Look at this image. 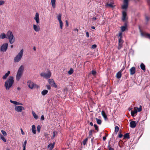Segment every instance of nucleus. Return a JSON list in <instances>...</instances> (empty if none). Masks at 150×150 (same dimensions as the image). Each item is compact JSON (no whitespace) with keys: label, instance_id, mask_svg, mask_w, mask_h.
I'll use <instances>...</instances> for the list:
<instances>
[{"label":"nucleus","instance_id":"nucleus-37","mask_svg":"<svg viewBox=\"0 0 150 150\" xmlns=\"http://www.w3.org/2000/svg\"><path fill=\"white\" fill-rule=\"evenodd\" d=\"M73 72V71L72 69L71 68L70 70L68 71V73L69 75L72 74Z\"/></svg>","mask_w":150,"mask_h":150},{"label":"nucleus","instance_id":"nucleus-36","mask_svg":"<svg viewBox=\"0 0 150 150\" xmlns=\"http://www.w3.org/2000/svg\"><path fill=\"white\" fill-rule=\"evenodd\" d=\"M1 131L4 136H6L7 135V133L4 130H1Z\"/></svg>","mask_w":150,"mask_h":150},{"label":"nucleus","instance_id":"nucleus-53","mask_svg":"<svg viewBox=\"0 0 150 150\" xmlns=\"http://www.w3.org/2000/svg\"><path fill=\"white\" fill-rule=\"evenodd\" d=\"M21 134H22L24 135L25 134V133L23 132V131L22 128L21 129Z\"/></svg>","mask_w":150,"mask_h":150},{"label":"nucleus","instance_id":"nucleus-8","mask_svg":"<svg viewBox=\"0 0 150 150\" xmlns=\"http://www.w3.org/2000/svg\"><path fill=\"white\" fill-rule=\"evenodd\" d=\"M129 0H124L123 2V5L122 6V9H126L128 6Z\"/></svg>","mask_w":150,"mask_h":150},{"label":"nucleus","instance_id":"nucleus-52","mask_svg":"<svg viewBox=\"0 0 150 150\" xmlns=\"http://www.w3.org/2000/svg\"><path fill=\"white\" fill-rule=\"evenodd\" d=\"M145 18L147 22L148 21L149 19V18L148 16H146Z\"/></svg>","mask_w":150,"mask_h":150},{"label":"nucleus","instance_id":"nucleus-44","mask_svg":"<svg viewBox=\"0 0 150 150\" xmlns=\"http://www.w3.org/2000/svg\"><path fill=\"white\" fill-rule=\"evenodd\" d=\"M47 89L48 90H50L51 89V87L50 85H48L46 86Z\"/></svg>","mask_w":150,"mask_h":150},{"label":"nucleus","instance_id":"nucleus-24","mask_svg":"<svg viewBox=\"0 0 150 150\" xmlns=\"http://www.w3.org/2000/svg\"><path fill=\"white\" fill-rule=\"evenodd\" d=\"M48 93V91L47 90H44L41 92V94L42 96H45Z\"/></svg>","mask_w":150,"mask_h":150},{"label":"nucleus","instance_id":"nucleus-50","mask_svg":"<svg viewBox=\"0 0 150 150\" xmlns=\"http://www.w3.org/2000/svg\"><path fill=\"white\" fill-rule=\"evenodd\" d=\"M118 136L119 138H122V137L123 135L121 134L120 133V134H119V135H118Z\"/></svg>","mask_w":150,"mask_h":150},{"label":"nucleus","instance_id":"nucleus-20","mask_svg":"<svg viewBox=\"0 0 150 150\" xmlns=\"http://www.w3.org/2000/svg\"><path fill=\"white\" fill-rule=\"evenodd\" d=\"M122 20L123 21H124L125 20L126 17L127 16L126 13L125 11H123L122 13Z\"/></svg>","mask_w":150,"mask_h":150},{"label":"nucleus","instance_id":"nucleus-5","mask_svg":"<svg viewBox=\"0 0 150 150\" xmlns=\"http://www.w3.org/2000/svg\"><path fill=\"white\" fill-rule=\"evenodd\" d=\"M27 85L28 87L31 89L33 88H39V86L36 84H34L33 82L30 81H28L27 82Z\"/></svg>","mask_w":150,"mask_h":150},{"label":"nucleus","instance_id":"nucleus-21","mask_svg":"<svg viewBox=\"0 0 150 150\" xmlns=\"http://www.w3.org/2000/svg\"><path fill=\"white\" fill-rule=\"evenodd\" d=\"M54 142L52 144H50L48 146V147L50 148V150H52L54 147Z\"/></svg>","mask_w":150,"mask_h":150},{"label":"nucleus","instance_id":"nucleus-56","mask_svg":"<svg viewBox=\"0 0 150 150\" xmlns=\"http://www.w3.org/2000/svg\"><path fill=\"white\" fill-rule=\"evenodd\" d=\"M108 5L112 7H113L112 5L111 4H109Z\"/></svg>","mask_w":150,"mask_h":150},{"label":"nucleus","instance_id":"nucleus-58","mask_svg":"<svg viewBox=\"0 0 150 150\" xmlns=\"http://www.w3.org/2000/svg\"><path fill=\"white\" fill-rule=\"evenodd\" d=\"M66 25L67 26H68V21H66Z\"/></svg>","mask_w":150,"mask_h":150},{"label":"nucleus","instance_id":"nucleus-31","mask_svg":"<svg viewBox=\"0 0 150 150\" xmlns=\"http://www.w3.org/2000/svg\"><path fill=\"white\" fill-rule=\"evenodd\" d=\"M94 132V130H90L89 131V137H88L91 138V135L92 134L93 132Z\"/></svg>","mask_w":150,"mask_h":150},{"label":"nucleus","instance_id":"nucleus-55","mask_svg":"<svg viewBox=\"0 0 150 150\" xmlns=\"http://www.w3.org/2000/svg\"><path fill=\"white\" fill-rule=\"evenodd\" d=\"M79 30L78 29H77V28H74L73 29V31H77L78 32V31Z\"/></svg>","mask_w":150,"mask_h":150},{"label":"nucleus","instance_id":"nucleus-1","mask_svg":"<svg viewBox=\"0 0 150 150\" xmlns=\"http://www.w3.org/2000/svg\"><path fill=\"white\" fill-rule=\"evenodd\" d=\"M14 82L13 77L12 76H10L5 81L4 87L7 90H8L12 86Z\"/></svg>","mask_w":150,"mask_h":150},{"label":"nucleus","instance_id":"nucleus-41","mask_svg":"<svg viewBox=\"0 0 150 150\" xmlns=\"http://www.w3.org/2000/svg\"><path fill=\"white\" fill-rule=\"evenodd\" d=\"M144 36L148 37L149 39H150V34L145 33L144 34Z\"/></svg>","mask_w":150,"mask_h":150},{"label":"nucleus","instance_id":"nucleus-2","mask_svg":"<svg viewBox=\"0 0 150 150\" xmlns=\"http://www.w3.org/2000/svg\"><path fill=\"white\" fill-rule=\"evenodd\" d=\"M6 38L8 39L11 44H13L15 41V39L12 32L10 30L8 31L6 33Z\"/></svg>","mask_w":150,"mask_h":150},{"label":"nucleus","instance_id":"nucleus-22","mask_svg":"<svg viewBox=\"0 0 150 150\" xmlns=\"http://www.w3.org/2000/svg\"><path fill=\"white\" fill-rule=\"evenodd\" d=\"M137 112V111L136 109H135L133 111H131V115L133 117H134L135 116V114H136Z\"/></svg>","mask_w":150,"mask_h":150},{"label":"nucleus","instance_id":"nucleus-7","mask_svg":"<svg viewBox=\"0 0 150 150\" xmlns=\"http://www.w3.org/2000/svg\"><path fill=\"white\" fill-rule=\"evenodd\" d=\"M8 45V44L7 43L2 44L0 48V51L2 52H6L7 50Z\"/></svg>","mask_w":150,"mask_h":150},{"label":"nucleus","instance_id":"nucleus-51","mask_svg":"<svg viewBox=\"0 0 150 150\" xmlns=\"http://www.w3.org/2000/svg\"><path fill=\"white\" fill-rule=\"evenodd\" d=\"M45 119V117L43 115H42L41 116V119L42 120H44Z\"/></svg>","mask_w":150,"mask_h":150},{"label":"nucleus","instance_id":"nucleus-16","mask_svg":"<svg viewBox=\"0 0 150 150\" xmlns=\"http://www.w3.org/2000/svg\"><path fill=\"white\" fill-rule=\"evenodd\" d=\"M130 74L132 75L134 74L136 71V68L134 67H132L130 69Z\"/></svg>","mask_w":150,"mask_h":150},{"label":"nucleus","instance_id":"nucleus-11","mask_svg":"<svg viewBox=\"0 0 150 150\" xmlns=\"http://www.w3.org/2000/svg\"><path fill=\"white\" fill-rule=\"evenodd\" d=\"M48 83L50 85H51V86H53L54 88H57V85L53 79H49L48 80Z\"/></svg>","mask_w":150,"mask_h":150},{"label":"nucleus","instance_id":"nucleus-14","mask_svg":"<svg viewBox=\"0 0 150 150\" xmlns=\"http://www.w3.org/2000/svg\"><path fill=\"white\" fill-rule=\"evenodd\" d=\"M33 28L34 30L36 32H38L40 30V26L35 24L33 25Z\"/></svg>","mask_w":150,"mask_h":150},{"label":"nucleus","instance_id":"nucleus-61","mask_svg":"<svg viewBox=\"0 0 150 150\" xmlns=\"http://www.w3.org/2000/svg\"><path fill=\"white\" fill-rule=\"evenodd\" d=\"M33 49L35 51H36V48L35 47H33Z\"/></svg>","mask_w":150,"mask_h":150},{"label":"nucleus","instance_id":"nucleus-63","mask_svg":"<svg viewBox=\"0 0 150 150\" xmlns=\"http://www.w3.org/2000/svg\"><path fill=\"white\" fill-rule=\"evenodd\" d=\"M90 125L91 126H92L93 125V123L92 122H91L90 123Z\"/></svg>","mask_w":150,"mask_h":150},{"label":"nucleus","instance_id":"nucleus-60","mask_svg":"<svg viewBox=\"0 0 150 150\" xmlns=\"http://www.w3.org/2000/svg\"><path fill=\"white\" fill-rule=\"evenodd\" d=\"M109 150H114V149L112 148H110Z\"/></svg>","mask_w":150,"mask_h":150},{"label":"nucleus","instance_id":"nucleus-28","mask_svg":"<svg viewBox=\"0 0 150 150\" xmlns=\"http://www.w3.org/2000/svg\"><path fill=\"white\" fill-rule=\"evenodd\" d=\"M32 113L34 117L35 118V119L36 120L38 118V116L35 114V112L34 111H33L32 112Z\"/></svg>","mask_w":150,"mask_h":150},{"label":"nucleus","instance_id":"nucleus-29","mask_svg":"<svg viewBox=\"0 0 150 150\" xmlns=\"http://www.w3.org/2000/svg\"><path fill=\"white\" fill-rule=\"evenodd\" d=\"M0 38L2 39L6 38V34L5 35L4 33L1 34L0 35Z\"/></svg>","mask_w":150,"mask_h":150},{"label":"nucleus","instance_id":"nucleus-4","mask_svg":"<svg viewBox=\"0 0 150 150\" xmlns=\"http://www.w3.org/2000/svg\"><path fill=\"white\" fill-rule=\"evenodd\" d=\"M24 67L23 65L21 66L18 69L17 72L16 79L17 81L20 79L24 70Z\"/></svg>","mask_w":150,"mask_h":150},{"label":"nucleus","instance_id":"nucleus-59","mask_svg":"<svg viewBox=\"0 0 150 150\" xmlns=\"http://www.w3.org/2000/svg\"><path fill=\"white\" fill-rule=\"evenodd\" d=\"M92 19L93 20H96V18L95 17H94L92 18Z\"/></svg>","mask_w":150,"mask_h":150},{"label":"nucleus","instance_id":"nucleus-33","mask_svg":"<svg viewBox=\"0 0 150 150\" xmlns=\"http://www.w3.org/2000/svg\"><path fill=\"white\" fill-rule=\"evenodd\" d=\"M96 120L97 124L98 125H100L102 123V121L101 120L98 119L97 118H96Z\"/></svg>","mask_w":150,"mask_h":150},{"label":"nucleus","instance_id":"nucleus-10","mask_svg":"<svg viewBox=\"0 0 150 150\" xmlns=\"http://www.w3.org/2000/svg\"><path fill=\"white\" fill-rule=\"evenodd\" d=\"M62 15L61 14H59L57 16V19L59 22L60 27L61 29H62L63 27V23L61 20Z\"/></svg>","mask_w":150,"mask_h":150},{"label":"nucleus","instance_id":"nucleus-49","mask_svg":"<svg viewBox=\"0 0 150 150\" xmlns=\"http://www.w3.org/2000/svg\"><path fill=\"white\" fill-rule=\"evenodd\" d=\"M1 139H2L4 142H6V139L4 137H2Z\"/></svg>","mask_w":150,"mask_h":150},{"label":"nucleus","instance_id":"nucleus-13","mask_svg":"<svg viewBox=\"0 0 150 150\" xmlns=\"http://www.w3.org/2000/svg\"><path fill=\"white\" fill-rule=\"evenodd\" d=\"M34 19L35 21L37 24H38L40 23L39 14L38 13H36L35 17L34 18Z\"/></svg>","mask_w":150,"mask_h":150},{"label":"nucleus","instance_id":"nucleus-12","mask_svg":"<svg viewBox=\"0 0 150 150\" xmlns=\"http://www.w3.org/2000/svg\"><path fill=\"white\" fill-rule=\"evenodd\" d=\"M124 41L121 38H119L118 40V49L119 50L122 47V44Z\"/></svg>","mask_w":150,"mask_h":150},{"label":"nucleus","instance_id":"nucleus-30","mask_svg":"<svg viewBox=\"0 0 150 150\" xmlns=\"http://www.w3.org/2000/svg\"><path fill=\"white\" fill-rule=\"evenodd\" d=\"M127 28V27L126 26H122L121 28V31L122 32H124L125 31Z\"/></svg>","mask_w":150,"mask_h":150},{"label":"nucleus","instance_id":"nucleus-54","mask_svg":"<svg viewBox=\"0 0 150 150\" xmlns=\"http://www.w3.org/2000/svg\"><path fill=\"white\" fill-rule=\"evenodd\" d=\"M86 36L87 38H88L89 37V33L88 32H86Z\"/></svg>","mask_w":150,"mask_h":150},{"label":"nucleus","instance_id":"nucleus-17","mask_svg":"<svg viewBox=\"0 0 150 150\" xmlns=\"http://www.w3.org/2000/svg\"><path fill=\"white\" fill-rule=\"evenodd\" d=\"M10 102L11 103H13L14 104L16 105H23V104L22 103L17 102L16 101L10 100Z\"/></svg>","mask_w":150,"mask_h":150},{"label":"nucleus","instance_id":"nucleus-57","mask_svg":"<svg viewBox=\"0 0 150 150\" xmlns=\"http://www.w3.org/2000/svg\"><path fill=\"white\" fill-rule=\"evenodd\" d=\"M106 136H104L103 137V139L104 141H105L106 139Z\"/></svg>","mask_w":150,"mask_h":150},{"label":"nucleus","instance_id":"nucleus-15","mask_svg":"<svg viewBox=\"0 0 150 150\" xmlns=\"http://www.w3.org/2000/svg\"><path fill=\"white\" fill-rule=\"evenodd\" d=\"M136 126V124L135 121H132L130 123V126L132 128H135Z\"/></svg>","mask_w":150,"mask_h":150},{"label":"nucleus","instance_id":"nucleus-39","mask_svg":"<svg viewBox=\"0 0 150 150\" xmlns=\"http://www.w3.org/2000/svg\"><path fill=\"white\" fill-rule=\"evenodd\" d=\"M118 37H120L119 38H122V33L121 32H120L119 33V35Z\"/></svg>","mask_w":150,"mask_h":150},{"label":"nucleus","instance_id":"nucleus-6","mask_svg":"<svg viewBox=\"0 0 150 150\" xmlns=\"http://www.w3.org/2000/svg\"><path fill=\"white\" fill-rule=\"evenodd\" d=\"M40 75L41 76L43 77L44 78L47 79L51 77V73L50 71L48 70L47 73L44 72L41 73Z\"/></svg>","mask_w":150,"mask_h":150},{"label":"nucleus","instance_id":"nucleus-38","mask_svg":"<svg viewBox=\"0 0 150 150\" xmlns=\"http://www.w3.org/2000/svg\"><path fill=\"white\" fill-rule=\"evenodd\" d=\"M27 143V141L26 140L24 142L23 145V147L26 148Z\"/></svg>","mask_w":150,"mask_h":150},{"label":"nucleus","instance_id":"nucleus-23","mask_svg":"<svg viewBox=\"0 0 150 150\" xmlns=\"http://www.w3.org/2000/svg\"><path fill=\"white\" fill-rule=\"evenodd\" d=\"M101 114L103 116V117H104V119L106 120L107 118V115H106L105 113V112L103 111H102L101 112Z\"/></svg>","mask_w":150,"mask_h":150},{"label":"nucleus","instance_id":"nucleus-34","mask_svg":"<svg viewBox=\"0 0 150 150\" xmlns=\"http://www.w3.org/2000/svg\"><path fill=\"white\" fill-rule=\"evenodd\" d=\"M88 140V138H87L83 141V144L84 145H85L86 144Z\"/></svg>","mask_w":150,"mask_h":150},{"label":"nucleus","instance_id":"nucleus-19","mask_svg":"<svg viewBox=\"0 0 150 150\" xmlns=\"http://www.w3.org/2000/svg\"><path fill=\"white\" fill-rule=\"evenodd\" d=\"M51 5L52 8H55L56 7V0H51Z\"/></svg>","mask_w":150,"mask_h":150},{"label":"nucleus","instance_id":"nucleus-64","mask_svg":"<svg viewBox=\"0 0 150 150\" xmlns=\"http://www.w3.org/2000/svg\"><path fill=\"white\" fill-rule=\"evenodd\" d=\"M17 89L19 91V90H21V88H20V87H18L17 88Z\"/></svg>","mask_w":150,"mask_h":150},{"label":"nucleus","instance_id":"nucleus-9","mask_svg":"<svg viewBox=\"0 0 150 150\" xmlns=\"http://www.w3.org/2000/svg\"><path fill=\"white\" fill-rule=\"evenodd\" d=\"M24 107L21 106H16L15 107V110L17 112H21L23 110H25Z\"/></svg>","mask_w":150,"mask_h":150},{"label":"nucleus","instance_id":"nucleus-62","mask_svg":"<svg viewBox=\"0 0 150 150\" xmlns=\"http://www.w3.org/2000/svg\"><path fill=\"white\" fill-rule=\"evenodd\" d=\"M147 2L149 4L150 3V0H147Z\"/></svg>","mask_w":150,"mask_h":150},{"label":"nucleus","instance_id":"nucleus-48","mask_svg":"<svg viewBox=\"0 0 150 150\" xmlns=\"http://www.w3.org/2000/svg\"><path fill=\"white\" fill-rule=\"evenodd\" d=\"M97 47V46L96 45H93L92 46L91 48L92 49H94L96 48Z\"/></svg>","mask_w":150,"mask_h":150},{"label":"nucleus","instance_id":"nucleus-18","mask_svg":"<svg viewBox=\"0 0 150 150\" xmlns=\"http://www.w3.org/2000/svg\"><path fill=\"white\" fill-rule=\"evenodd\" d=\"M10 74V71H8L2 77V79H3L5 80L6 79L7 77Z\"/></svg>","mask_w":150,"mask_h":150},{"label":"nucleus","instance_id":"nucleus-3","mask_svg":"<svg viewBox=\"0 0 150 150\" xmlns=\"http://www.w3.org/2000/svg\"><path fill=\"white\" fill-rule=\"evenodd\" d=\"M23 49H21L16 56L15 57L14 59L15 62H18L21 60L23 55Z\"/></svg>","mask_w":150,"mask_h":150},{"label":"nucleus","instance_id":"nucleus-46","mask_svg":"<svg viewBox=\"0 0 150 150\" xmlns=\"http://www.w3.org/2000/svg\"><path fill=\"white\" fill-rule=\"evenodd\" d=\"M5 3V2L3 1H0V5L4 4Z\"/></svg>","mask_w":150,"mask_h":150},{"label":"nucleus","instance_id":"nucleus-43","mask_svg":"<svg viewBox=\"0 0 150 150\" xmlns=\"http://www.w3.org/2000/svg\"><path fill=\"white\" fill-rule=\"evenodd\" d=\"M56 131H54L53 132V135L52 138H54L56 134H57Z\"/></svg>","mask_w":150,"mask_h":150},{"label":"nucleus","instance_id":"nucleus-32","mask_svg":"<svg viewBox=\"0 0 150 150\" xmlns=\"http://www.w3.org/2000/svg\"><path fill=\"white\" fill-rule=\"evenodd\" d=\"M124 139L127 138L129 139V136L128 133L125 134L124 136Z\"/></svg>","mask_w":150,"mask_h":150},{"label":"nucleus","instance_id":"nucleus-26","mask_svg":"<svg viewBox=\"0 0 150 150\" xmlns=\"http://www.w3.org/2000/svg\"><path fill=\"white\" fill-rule=\"evenodd\" d=\"M140 67L144 71H145V65L143 63H142L140 65Z\"/></svg>","mask_w":150,"mask_h":150},{"label":"nucleus","instance_id":"nucleus-42","mask_svg":"<svg viewBox=\"0 0 150 150\" xmlns=\"http://www.w3.org/2000/svg\"><path fill=\"white\" fill-rule=\"evenodd\" d=\"M94 126L95 128V129L97 130V131H98L99 129L97 125L95 124L94 125Z\"/></svg>","mask_w":150,"mask_h":150},{"label":"nucleus","instance_id":"nucleus-25","mask_svg":"<svg viewBox=\"0 0 150 150\" xmlns=\"http://www.w3.org/2000/svg\"><path fill=\"white\" fill-rule=\"evenodd\" d=\"M32 130L33 133L35 134H36V129H35V127L34 125H33L32 126Z\"/></svg>","mask_w":150,"mask_h":150},{"label":"nucleus","instance_id":"nucleus-45","mask_svg":"<svg viewBox=\"0 0 150 150\" xmlns=\"http://www.w3.org/2000/svg\"><path fill=\"white\" fill-rule=\"evenodd\" d=\"M96 71H94V70L92 71V74L93 75H96Z\"/></svg>","mask_w":150,"mask_h":150},{"label":"nucleus","instance_id":"nucleus-47","mask_svg":"<svg viewBox=\"0 0 150 150\" xmlns=\"http://www.w3.org/2000/svg\"><path fill=\"white\" fill-rule=\"evenodd\" d=\"M137 111L140 112L142 110V108L141 106H140V107L139 108H137Z\"/></svg>","mask_w":150,"mask_h":150},{"label":"nucleus","instance_id":"nucleus-40","mask_svg":"<svg viewBox=\"0 0 150 150\" xmlns=\"http://www.w3.org/2000/svg\"><path fill=\"white\" fill-rule=\"evenodd\" d=\"M40 126L39 125H38L37 127V130L38 132H40Z\"/></svg>","mask_w":150,"mask_h":150},{"label":"nucleus","instance_id":"nucleus-35","mask_svg":"<svg viewBox=\"0 0 150 150\" xmlns=\"http://www.w3.org/2000/svg\"><path fill=\"white\" fill-rule=\"evenodd\" d=\"M119 127L117 126H115V132L116 133H117L119 130Z\"/></svg>","mask_w":150,"mask_h":150},{"label":"nucleus","instance_id":"nucleus-27","mask_svg":"<svg viewBox=\"0 0 150 150\" xmlns=\"http://www.w3.org/2000/svg\"><path fill=\"white\" fill-rule=\"evenodd\" d=\"M121 73L120 71L118 72L116 74V77L118 79L120 78L121 77Z\"/></svg>","mask_w":150,"mask_h":150}]
</instances>
